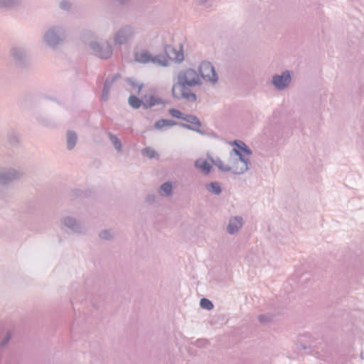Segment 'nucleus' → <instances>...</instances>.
<instances>
[{"instance_id":"nucleus-36","label":"nucleus","mask_w":364,"mask_h":364,"mask_svg":"<svg viewBox=\"0 0 364 364\" xmlns=\"http://www.w3.org/2000/svg\"><path fill=\"white\" fill-rule=\"evenodd\" d=\"M99 237L102 239V240H110L112 239L113 236L111 234V232L109 230H102L100 234H99Z\"/></svg>"},{"instance_id":"nucleus-33","label":"nucleus","mask_w":364,"mask_h":364,"mask_svg":"<svg viewBox=\"0 0 364 364\" xmlns=\"http://www.w3.org/2000/svg\"><path fill=\"white\" fill-rule=\"evenodd\" d=\"M8 139L11 145H16L18 143V136L14 132H10L8 134Z\"/></svg>"},{"instance_id":"nucleus-20","label":"nucleus","mask_w":364,"mask_h":364,"mask_svg":"<svg viewBox=\"0 0 364 364\" xmlns=\"http://www.w3.org/2000/svg\"><path fill=\"white\" fill-rule=\"evenodd\" d=\"M77 140V136L75 131L68 130L66 133L67 149L72 150L74 149Z\"/></svg>"},{"instance_id":"nucleus-27","label":"nucleus","mask_w":364,"mask_h":364,"mask_svg":"<svg viewBox=\"0 0 364 364\" xmlns=\"http://www.w3.org/2000/svg\"><path fill=\"white\" fill-rule=\"evenodd\" d=\"M126 82L133 88V89H135V88H137V91H136V95H139L141 91V89L143 88L144 87V84L143 83H139L135 79L132 78V77H127L126 79Z\"/></svg>"},{"instance_id":"nucleus-2","label":"nucleus","mask_w":364,"mask_h":364,"mask_svg":"<svg viewBox=\"0 0 364 364\" xmlns=\"http://www.w3.org/2000/svg\"><path fill=\"white\" fill-rule=\"evenodd\" d=\"M10 56L15 65L20 69H27L31 66V58L25 46H14L10 50Z\"/></svg>"},{"instance_id":"nucleus-44","label":"nucleus","mask_w":364,"mask_h":364,"mask_svg":"<svg viewBox=\"0 0 364 364\" xmlns=\"http://www.w3.org/2000/svg\"><path fill=\"white\" fill-rule=\"evenodd\" d=\"M79 191L78 190H76L75 192V194L77 195V196H80L77 192H78Z\"/></svg>"},{"instance_id":"nucleus-25","label":"nucleus","mask_w":364,"mask_h":364,"mask_svg":"<svg viewBox=\"0 0 364 364\" xmlns=\"http://www.w3.org/2000/svg\"><path fill=\"white\" fill-rule=\"evenodd\" d=\"M184 121L189 123V125H193L195 127L200 129L202 123L200 120L193 114H186L184 117Z\"/></svg>"},{"instance_id":"nucleus-5","label":"nucleus","mask_w":364,"mask_h":364,"mask_svg":"<svg viewBox=\"0 0 364 364\" xmlns=\"http://www.w3.org/2000/svg\"><path fill=\"white\" fill-rule=\"evenodd\" d=\"M134 60L140 63H148L151 62L153 63H158L162 66L168 65V60L166 58L161 59L160 55L152 56L147 50H142L140 53H134Z\"/></svg>"},{"instance_id":"nucleus-35","label":"nucleus","mask_w":364,"mask_h":364,"mask_svg":"<svg viewBox=\"0 0 364 364\" xmlns=\"http://www.w3.org/2000/svg\"><path fill=\"white\" fill-rule=\"evenodd\" d=\"M258 320L260 323L266 324L272 320V315L269 314H260L258 316Z\"/></svg>"},{"instance_id":"nucleus-23","label":"nucleus","mask_w":364,"mask_h":364,"mask_svg":"<svg viewBox=\"0 0 364 364\" xmlns=\"http://www.w3.org/2000/svg\"><path fill=\"white\" fill-rule=\"evenodd\" d=\"M128 103L132 108L137 109L141 106L144 107V102L142 99H139L136 95H131L129 97Z\"/></svg>"},{"instance_id":"nucleus-43","label":"nucleus","mask_w":364,"mask_h":364,"mask_svg":"<svg viewBox=\"0 0 364 364\" xmlns=\"http://www.w3.org/2000/svg\"><path fill=\"white\" fill-rule=\"evenodd\" d=\"M207 1H208V0H200V4H205Z\"/></svg>"},{"instance_id":"nucleus-19","label":"nucleus","mask_w":364,"mask_h":364,"mask_svg":"<svg viewBox=\"0 0 364 364\" xmlns=\"http://www.w3.org/2000/svg\"><path fill=\"white\" fill-rule=\"evenodd\" d=\"M195 166L199 168L205 175L209 174L212 169V165L206 160H196L195 161Z\"/></svg>"},{"instance_id":"nucleus-12","label":"nucleus","mask_w":364,"mask_h":364,"mask_svg":"<svg viewBox=\"0 0 364 364\" xmlns=\"http://www.w3.org/2000/svg\"><path fill=\"white\" fill-rule=\"evenodd\" d=\"M22 175V172L14 168L3 170L0 171V184H8L10 182L18 179Z\"/></svg>"},{"instance_id":"nucleus-6","label":"nucleus","mask_w":364,"mask_h":364,"mask_svg":"<svg viewBox=\"0 0 364 364\" xmlns=\"http://www.w3.org/2000/svg\"><path fill=\"white\" fill-rule=\"evenodd\" d=\"M174 125H178L183 128H185L188 130L194 131L201 135H205V131L195 127L193 125H189L188 124H185L183 122H178L172 119H161L159 120H157L154 123V127L156 129H162L165 127H173Z\"/></svg>"},{"instance_id":"nucleus-42","label":"nucleus","mask_w":364,"mask_h":364,"mask_svg":"<svg viewBox=\"0 0 364 364\" xmlns=\"http://www.w3.org/2000/svg\"><path fill=\"white\" fill-rule=\"evenodd\" d=\"M301 348L302 349H304V350H306V349H308V348H311V346H306V345H303V344H302V345L301 346Z\"/></svg>"},{"instance_id":"nucleus-38","label":"nucleus","mask_w":364,"mask_h":364,"mask_svg":"<svg viewBox=\"0 0 364 364\" xmlns=\"http://www.w3.org/2000/svg\"><path fill=\"white\" fill-rule=\"evenodd\" d=\"M10 339H11L10 332H7L6 336H4V338L0 342V348L4 347L9 343Z\"/></svg>"},{"instance_id":"nucleus-21","label":"nucleus","mask_w":364,"mask_h":364,"mask_svg":"<svg viewBox=\"0 0 364 364\" xmlns=\"http://www.w3.org/2000/svg\"><path fill=\"white\" fill-rule=\"evenodd\" d=\"M205 189L210 193L218 196L222 193V187L218 181H212L205 185Z\"/></svg>"},{"instance_id":"nucleus-18","label":"nucleus","mask_w":364,"mask_h":364,"mask_svg":"<svg viewBox=\"0 0 364 364\" xmlns=\"http://www.w3.org/2000/svg\"><path fill=\"white\" fill-rule=\"evenodd\" d=\"M23 0H0V9L10 11L21 6Z\"/></svg>"},{"instance_id":"nucleus-8","label":"nucleus","mask_w":364,"mask_h":364,"mask_svg":"<svg viewBox=\"0 0 364 364\" xmlns=\"http://www.w3.org/2000/svg\"><path fill=\"white\" fill-rule=\"evenodd\" d=\"M198 71L200 77L207 81L212 82L213 83L217 82L218 80V75L213 64L209 61H203L200 64Z\"/></svg>"},{"instance_id":"nucleus-40","label":"nucleus","mask_w":364,"mask_h":364,"mask_svg":"<svg viewBox=\"0 0 364 364\" xmlns=\"http://www.w3.org/2000/svg\"><path fill=\"white\" fill-rule=\"evenodd\" d=\"M156 197L154 194H149L146 198V201L149 203H153L156 201Z\"/></svg>"},{"instance_id":"nucleus-4","label":"nucleus","mask_w":364,"mask_h":364,"mask_svg":"<svg viewBox=\"0 0 364 364\" xmlns=\"http://www.w3.org/2000/svg\"><path fill=\"white\" fill-rule=\"evenodd\" d=\"M89 46L95 55L102 59H108L112 55V48L108 42L100 43L95 41L89 42Z\"/></svg>"},{"instance_id":"nucleus-17","label":"nucleus","mask_w":364,"mask_h":364,"mask_svg":"<svg viewBox=\"0 0 364 364\" xmlns=\"http://www.w3.org/2000/svg\"><path fill=\"white\" fill-rule=\"evenodd\" d=\"M144 99L145 100L144 104V109H148L157 105H163L164 106L166 104V101L161 97H156L154 95H144Z\"/></svg>"},{"instance_id":"nucleus-3","label":"nucleus","mask_w":364,"mask_h":364,"mask_svg":"<svg viewBox=\"0 0 364 364\" xmlns=\"http://www.w3.org/2000/svg\"><path fill=\"white\" fill-rule=\"evenodd\" d=\"M178 85H187L193 87L201 84L198 75L194 69L188 68L186 70H181L178 75Z\"/></svg>"},{"instance_id":"nucleus-37","label":"nucleus","mask_w":364,"mask_h":364,"mask_svg":"<svg viewBox=\"0 0 364 364\" xmlns=\"http://www.w3.org/2000/svg\"><path fill=\"white\" fill-rule=\"evenodd\" d=\"M110 88L105 87L103 85L102 91V95L100 97V100L102 102H107L109 99V93Z\"/></svg>"},{"instance_id":"nucleus-32","label":"nucleus","mask_w":364,"mask_h":364,"mask_svg":"<svg viewBox=\"0 0 364 364\" xmlns=\"http://www.w3.org/2000/svg\"><path fill=\"white\" fill-rule=\"evenodd\" d=\"M168 113L171 117L183 120H184V117L186 116V114L175 108L170 109Z\"/></svg>"},{"instance_id":"nucleus-7","label":"nucleus","mask_w":364,"mask_h":364,"mask_svg":"<svg viewBox=\"0 0 364 364\" xmlns=\"http://www.w3.org/2000/svg\"><path fill=\"white\" fill-rule=\"evenodd\" d=\"M186 87L188 86L174 84L171 90L173 97L176 100H181L183 98L191 102L196 101V95L191 92L189 89H187Z\"/></svg>"},{"instance_id":"nucleus-28","label":"nucleus","mask_w":364,"mask_h":364,"mask_svg":"<svg viewBox=\"0 0 364 364\" xmlns=\"http://www.w3.org/2000/svg\"><path fill=\"white\" fill-rule=\"evenodd\" d=\"M143 156H147L149 159H154L159 156L158 153L151 147H145L141 150Z\"/></svg>"},{"instance_id":"nucleus-15","label":"nucleus","mask_w":364,"mask_h":364,"mask_svg":"<svg viewBox=\"0 0 364 364\" xmlns=\"http://www.w3.org/2000/svg\"><path fill=\"white\" fill-rule=\"evenodd\" d=\"M61 222L65 227L70 229L72 232L75 233L82 232L81 224L75 218L70 216L64 217L62 218Z\"/></svg>"},{"instance_id":"nucleus-26","label":"nucleus","mask_w":364,"mask_h":364,"mask_svg":"<svg viewBox=\"0 0 364 364\" xmlns=\"http://www.w3.org/2000/svg\"><path fill=\"white\" fill-rule=\"evenodd\" d=\"M108 137L115 149L118 151H122V142L114 134L108 132Z\"/></svg>"},{"instance_id":"nucleus-1","label":"nucleus","mask_w":364,"mask_h":364,"mask_svg":"<svg viewBox=\"0 0 364 364\" xmlns=\"http://www.w3.org/2000/svg\"><path fill=\"white\" fill-rule=\"evenodd\" d=\"M67 37L66 30L61 25L49 26L43 33L42 41L47 46L52 49L63 43Z\"/></svg>"},{"instance_id":"nucleus-16","label":"nucleus","mask_w":364,"mask_h":364,"mask_svg":"<svg viewBox=\"0 0 364 364\" xmlns=\"http://www.w3.org/2000/svg\"><path fill=\"white\" fill-rule=\"evenodd\" d=\"M232 145L234 147L232 149V152H233L235 155L245 154L250 156L252 154L251 149L241 140H234Z\"/></svg>"},{"instance_id":"nucleus-24","label":"nucleus","mask_w":364,"mask_h":364,"mask_svg":"<svg viewBox=\"0 0 364 364\" xmlns=\"http://www.w3.org/2000/svg\"><path fill=\"white\" fill-rule=\"evenodd\" d=\"M173 186L171 182L166 181L161 185L159 187V192L161 195L165 196H170L172 193Z\"/></svg>"},{"instance_id":"nucleus-13","label":"nucleus","mask_w":364,"mask_h":364,"mask_svg":"<svg viewBox=\"0 0 364 364\" xmlns=\"http://www.w3.org/2000/svg\"><path fill=\"white\" fill-rule=\"evenodd\" d=\"M238 158L234 161L233 174H242L249 169L250 164V160L245 156V154L236 155Z\"/></svg>"},{"instance_id":"nucleus-14","label":"nucleus","mask_w":364,"mask_h":364,"mask_svg":"<svg viewBox=\"0 0 364 364\" xmlns=\"http://www.w3.org/2000/svg\"><path fill=\"white\" fill-rule=\"evenodd\" d=\"M243 225V218L242 216H232L229 219L227 226V231L230 235L237 233Z\"/></svg>"},{"instance_id":"nucleus-41","label":"nucleus","mask_w":364,"mask_h":364,"mask_svg":"<svg viewBox=\"0 0 364 364\" xmlns=\"http://www.w3.org/2000/svg\"><path fill=\"white\" fill-rule=\"evenodd\" d=\"M208 340H205V339H199L197 341V345L199 347H204L206 345H208Z\"/></svg>"},{"instance_id":"nucleus-10","label":"nucleus","mask_w":364,"mask_h":364,"mask_svg":"<svg viewBox=\"0 0 364 364\" xmlns=\"http://www.w3.org/2000/svg\"><path fill=\"white\" fill-rule=\"evenodd\" d=\"M291 80L290 71L285 70L281 75H274L272 83L277 90H283L289 86Z\"/></svg>"},{"instance_id":"nucleus-30","label":"nucleus","mask_w":364,"mask_h":364,"mask_svg":"<svg viewBox=\"0 0 364 364\" xmlns=\"http://www.w3.org/2000/svg\"><path fill=\"white\" fill-rule=\"evenodd\" d=\"M200 306L202 309H206L208 311H210L214 308V305H213V302L207 298H202L200 300Z\"/></svg>"},{"instance_id":"nucleus-34","label":"nucleus","mask_w":364,"mask_h":364,"mask_svg":"<svg viewBox=\"0 0 364 364\" xmlns=\"http://www.w3.org/2000/svg\"><path fill=\"white\" fill-rule=\"evenodd\" d=\"M59 8L61 10L69 11L72 8V4L68 0H61L59 2Z\"/></svg>"},{"instance_id":"nucleus-9","label":"nucleus","mask_w":364,"mask_h":364,"mask_svg":"<svg viewBox=\"0 0 364 364\" xmlns=\"http://www.w3.org/2000/svg\"><path fill=\"white\" fill-rule=\"evenodd\" d=\"M134 33V28L131 26H124L120 28L114 34V41L116 45L125 44L131 39Z\"/></svg>"},{"instance_id":"nucleus-45","label":"nucleus","mask_w":364,"mask_h":364,"mask_svg":"<svg viewBox=\"0 0 364 364\" xmlns=\"http://www.w3.org/2000/svg\"><path fill=\"white\" fill-rule=\"evenodd\" d=\"M61 241H62V239L60 237H59V242H61Z\"/></svg>"},{"instance_id":"nucleus-22","label":"nucleus","mask_w":364,"mask_h":364,"mask_svg":"<svg viewBox=\"0 0 364 364\" xmlns=\"http://www.w3.org/2000/svg\"><path fill=\"white\" fill-rule=\"evenodd\" d=\"M210 160H211L212 163L214 165H215L218 168V169L220 171H221L222 172L231 171L233 173V171H234L233 165L232 166L225 165L223 164V162L219 158H217L216 159H213V158H211Z\"/></svg>"},{"instance_id":"nucleus-11","label":"nucleus","mask_w":364,"mask_h":364,"mask_svg":"<svg viewBox=\"0 0 364 364\" xmlns=\"http://www.w3.org/2000/svg\"><path fill=\"white\" fill-rule=\"evenodd\" d=\"M164 52L167 56V58L172 61L180 63L183 59V45L181 43L179 44V49L177 50L176 48L172 46L171 45H165L164 46Z\"/></svg>"},{"instance_id":"nucleus-31","label":"nucleus","mask_w":364,"mask_h":364,"mask_svg":"<svg viewBox=\"0 0 364 364\" xmlns=\"http://www.w3.org/2000/svg\"><path fill=\"white\" fill-rule=\"evenodd\" d=\"M36 120L40 123L41 125L45 127H53L54 124L53 122L48 118H46L44 116L39 115L36 117Z\"/></svg>"},{"instance_id":"nucleus-29","label":"nucleus","mask_w":364,"mask_h":364,"mask_svg":"<svg viewBox=\"0 0 364 364\" xmlns=\"http://www.w3.org/2000/svg\"><path fill=\"white\" fill-rule=\"evenodd\" d=\"M121 77V75L119 73H116L114 74L113 76H112L111 77H107L105 80V82H104V86L105 87H109L111 89L113 83L117 80L119 78Z\"/></svg>"},{"instance_id":"nucleus-39","label":"nucleus","mask_w":364,"mask_h":364,"mask_svg":"<svg viewBox=\"0 0 364 364\" xmlns=\"http://www.w3.org/2000/svg\"><path fill=\"white\" fill-rule=\"evenodd\" d=\"M130 1L131 0H114L113 4L115 5L126 6Z\"/></svg>"}]
</instances>
